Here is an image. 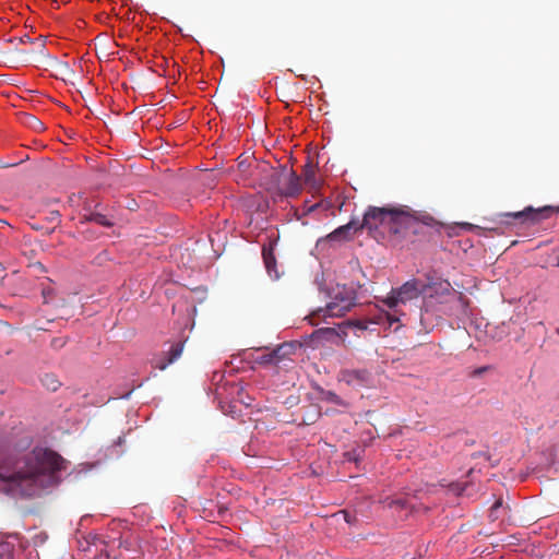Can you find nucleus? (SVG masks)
Segmentation results:
<instances>
[{
  "label": "nucleus",
  "instance_id": "nucleus-1",
  "mask_svg": "<svg viewBox=\"0 0 559 559\" xmlns=\"http://www.w3.org/2000/svg\"><path fill=\"white\" fill-rule=\"evenodd\" d=\"M63 464L59 454L47 449L34 450L21 459L4 456L0 459V491L12 496H36L40 489L58 483L57 473Z\"/></svg>",
  "mask_w": 559,
  "mask_h": 559
},
{
  "label": "nucleus",
  "instance_id": "nucleus-2",
  "mask_svg": "<svg viewBox=\"0 0 559 559\" xmlns=\"http://www.w3.org/2000/svg\"><path fill=\"white\" fill-rule=\"evenodd\" d=\"M391 227H389V242L392 245L401 243L409 229L420 221L425 225H432L433 218L430 215H416L407 206H393V217Z\"/></svg>",
  "mask_w": 559,
  "mask_h": 559
},
{
  "label": "nucleus",
  "instance_id": "nucleus-3",
  "mask_svg": "<svg viewBox=\"0 0 559 559\" xmlns=\"http://www.w3.org/2000/svg\"><path fill=\"white\" fill-rule=\"evenodd\" d=\"M393 217V206H369L366 211L360 227L367 229L368 234L377 241L389 240V227Z\"/></svg>",
  "mask_w": 559,
  "mask_h": 559
},
{
  "label": "nucleus",
  "instance_id": "nucleus-4",
  "mask_svg": "<svg viewBox=\"0 0 559 559\" xmlns=\"http://www.w3.org/2000/svg\"><path fill=\"white\" fill-rule=\"evenodd\" d=\"M356 294L345 286L337 287L332 300L324 308H318L311 313V319L340 318L345 316L354 306Z\"/></svg>",
  "mask_w": 559,
  "mask_h": 559
},
{
  "label": "nucleus",
  "instance_id": "nucleus-5",
  "mask_svg": "<svg viewBox=\"0 0 559 559\" xmlns=\"http://www.w3.org/2000/svg\"><path fill=\"white\" fill-rule=\"evenodd\" d=\"M554 213H559V206L546 205L539 209L527 206L519 212L501 213L499 216L501 218V222L507 225L512 224V219L519 222L522 225H535L544 219L549 218Z\"/></svg>",
  "mask_w": 559,
  "mask_h": 559
},
{
  "label": "nucleus",
  "instance_id": "nucleus-6",
  "mask_svg": "<svg viewBox=\"0 0 559 559\" xmlns=\"http://www.w3.org/2000/svg\"><path fill=\"white\" fill-rule=\"evenodd\" d=\"M427 288L419 287L417 280H411L399 288H393L390 294L382 299V302L390 309H396L400 305H406L408 301L417 299L421 293H426Z\"/></svg>",
  "mask_w": 559,
  "mask_h": 559
},
{
  "label": "nucleus",
  "instance_id": "nucleus-7",
  "mask_svg": "<svg viewBox=\"0 0 559 559\" xmlns=\"http://www.w3.org/2000/svg\"><path fill=\"white\" fill-rule=\"evenodd\" d=\"M285 175H289V168L283 165L273 167L266 163H263L257 167V177L259 179L260 186L274 194H276L277 189H280L278 185L281 183V178H283Z\"/></svg>",
  "mask_w": 559,
  "mask_h": 559
},
{
  "label": "nucleus",
  "instance_id": "nucleus-8",
  "mask_svg": "<svg viewBox=\"0 0 559 559\" xmlns=\"http://www.w3.org/2000/svg\"><path fill=\"white\" fill-rule=\"evenodd\" d=\"M186 340H179L170 344L167 350L162 352L152 359V366L159 370H165L168 366L177 361L182 355Z\"/></svg>",
  "mask_w": 559,
  "mask_h": 559
},
{
  "label": "nucleus",
  "instance_id": "nucleus-9",
  "mask_svg": "<svg viewBox=\"0 0 559 559\" xmlns=\"http://www.w3.org/2000/svg\"><path fill=\"white\" fill-rule=\"evenodd\" d=\"M293 350V344L283 343L276 346L274 349L263 353L257 357L255 361L260 365H278L281 361L292 355Z\"/></svg>",
  "mask_w": 559,
  "mask_h": 559
},
{
  "label": "nucleus",
  "instance_id": "nucleus-10",
  "mask_svg": "<svg viewBox=\"0 0 559 559\" xmlns=\"http://www.w3.org/2000/svg\"><path fill=\"white\" fill-rule=\"evenodd\" d=\"M278 186L276 194L281 197H295L301 191L300 177L293 169H289V175L281 178Z\"/></svg>",
  "mask_w": 559,
  "mask_h": 559
},
{
  "label": "nucleus",
  "instance_id": "nucleus-11",
  "mask_svg": "<svg viewBox=\"0 0 559 559\" xmlns=\"http://www.w3.org/2000/svg\"><path fill=\"white\" fill-rule=\"evenodd\" d=\"M341 380L352 386H365L370 383V373L362 370H344L341 372Z\"/></svg>",
  "mask_w": 559,
  "mask_h": 559
},
{
  "label": "nucleus",
  "instance_id": "nucleus-12",
  "mask_svg": "<svg viewBox=\"0 0 559 559\" xmlns=\"http://www.w3.org/2000/svg\"><path fill=\"white\" fill-rule=\"evenodd\" d=\"M360 229H362V227H360L359 222L350 221L349 223L333 230L328 237L332 241H344L353 238V236Z\"/></svg>",
  "mask_w": 559,
  "mask_h": 559
},
{
  "label": "nucleus",
  "instance_id": "nucleus-13",
  "mask_svg": "<svg viewBox=\"0 0 559 559\" xmlns=\"http://www.w3.org/2000/svg\"><path fill=\"white\" fill-rule=\"evenodd\" d=\"M262 257L265 269L270 276L274 278L280 277V273L276 269V259L274 255V243L270 241L267 245H263L262 247Z\"/></svg>",
  "mask_w": 559,
  "mask_h": 559
},
{
  "label": "nucleus",
  "instance_id": "nucleus-14",
  "mask_svg": "<svg viewBox=\"0 0 559 559\" xmlns=\"http://www.w3.org/2000/svg\"><path fill=\"white\" fill-rule=\"evenodd\" d=\"M41 383L47 390L52 391V392L57 391L61 385L58 378L52 373H46L41 378Z\"/></svg>",
  "mask_w": 559,
  "mask_h": 559
},
{
  "label": "nucleus",
  "instance_id": "nucleus-15",
  "mask_svg": "<svg viewBox=\"0 0 559 559\" xmlns=\"http://www.w3.org/2000/svg\"><path fill=\"white\" fill-rule=\"evenodd\" d=\"M302 177L305 179V182L310 183L312 186L316 185V180H314L316 167H314V165L311 162H308L304 166Z\"/></svg>",
  "mask_w": 559,
  "mask_h": 559
},
{
  "label": "nucleus",
  "instance_id": "nucleus-16",
  "mask_svg": "<svg viewBox=\"0 0 559 559\" xmlns=\"http://www.w3.org/2000/svg\"><path fill=\"white\" fill-rule=\"evenodd\" d=\"M87 221L94 222V223H96L98 225H102V226H105V227L112 226V223L105 215H103L100 213H92L87 217Z\"/></svg>",
  "mask_w": 559,
  "mask_h": 559
},
{
  "label": "nucleus",
  "instance_id": "nucleus-17",
  "mask_svg": "<svg viewBox=\"0 0 559 559\" xmlns=\"http://www.w3.org/2000/svg\"><path fill=\"white\" fill-rule=\"evenodd\" d=\"M501 507H502V500H500V499H499V500H497V501L492 504V507L490 508V511H489V518H490L492 521H495V520H497V519H498L497 511H498V509H499V508H501Z\"/></svg>",
  "mask_w": 559,
  "mask_h": 559
},
{
  "label": "nucleus",
  "instance_id": "nucleus-18",
  "mask_svg": "<svg viewBox=\"0 0 559 559\" xmlns=\"http://www.w3.org/2000/svg\"><path fill=\"white\" fill-rule=\"evenodd\" d=\"M67 344V340L64 337H55L51 340V347L55 349H60Z\"/></svg>",
  "mask_w": 559,
  "mask_h": 559
},
{
  "label": "nucleus",
  "instance_id": "nucleus-19",
  "mask_svg": "<svg viewBox=\"0 0 559 559\" xmlns=\"http://www.w3.org/2000/svg\"><path fill=\"white\" fill-rule=\"evenodd\" d=\"M346 324L349 325V326H355V328H357L359 330H366L368 328L367 322H364V321H360V320L347 321Z\"/></svg>",
  "mask_w": 559,
  "mask_h": 559
},
{
  "label": "nucleus",
  "instance_id": "nucleus-20",
  "mask_svg": "<svg viewBox=\"0 0 559 559\" xmlns=\"http://www.w3.org/2000/svg\"><path fill=\"white\" fill-rule=\"evenodd\" d=\"M49 218H50L51 222L59 221V218H60L59 212L58 211H51Z\"/></svg>",
  "mask_w": 559,
  "mask_h": 559
},
{
  "label": "nucleus",
  "instance_id": "nucleus-21",
  "mask_svg": "<svg viewBox=\"0 0 559 559\" xmlns=\"http://www.w3.org/2000/svg\"><path fill=\"white\" fill-rule=\"evenodd\" d=\"M15 165H16V163H14V164H5V163H3V162L0 159V169H1V168H7V167H11V166H15Z\"/></svg>",
  "mask_w": 559,
  "mask_h": 559
},
{
  "label": "nucleus",
  "instance_id": "nucleus-22",
  "mask_svg": "<svg viewBox=\"0 0 559 559\" xmlns=\"http://www.w3.org/2000/svg\"><path fill=\"white\" fill-rule=\"evenodd\" d=\"M393 504L404 507V501L403 500H394V501L391 502L390 506H393Z\"/></svg>",
  "mask_w": 559,
  "mask_h": 559
},
{
  "label": "nucleus",
  "instance_id": "nucleus-23",
  "mask_svg": "<svg viewBox=\"0 0 559 559\" xmlns=\"http://www.w3.org/2000/svg\"><path fill=\"white\" fill-rule=\"evenodd\" d=\"M344 518H345V521H346L347 523H350V522H352L350 515H349L347 512H345V511H344Z\"/></svg>",
  "mask_w": 559,
  "mask_h": 559
},
{
  "label": "nucleus",
  "instance_id": "nucleus-24",
  "mask_svg": "<svg viewBox=\"0 0 559 559\" xmlns=\"http://www.w3.org/2000/svg\"><path fill=\"white\" fill-rule=\"evenodd\" d=\"M440 286H441V288H442L443 290H448V288H449V286H450V285H449V283H445V284H441Z\"/></svg>",
  "mask_w": 559,
  "mask_h": 559
},
{
  "label": "nucleus",
  "instance_id": "nucleus-25",
  "mask_svg": "<svg viewBox=\"0 0 559 559\" xmlns=\"http://www.w3.org/2000/svg\"><path fill=\"white\" fill-rule=\"evenodd\" d=\"M485 370H486V368L484 367V368L477 369V370L475 371V373H476V374H480V373H483Z\"/></svg>",
  "mask_w": 559,
  "mask_h": 559
},
{
  "label": "nucleus",
  "instance_id": "nucleus-26",
  "mask_svg": "<svg viewBox=\"0 0 559 559\" xmlns=\"http://www.w3.org/2000/svg\"><path fill=\"white\" fill-rule=\"evenodd\" d=\"M29 119H32L38 126H41V123L35 117L31 116Z\"/></svg>",
  "mask_w": 559,
  "mask_h": 559
},
{
  "label": "nucleus",
  "instance_id": "nucleus-27",
  "mask_svg": "<svg viewBox=\"0 0 559 559\" xmlns=\"http://www.w3.org/2000/svg\"><path fill=\"white\" fill-rule=\"evenodd\" d=\"M390 323L397 321L399 319L396 317H389Z\"/></svg>",
  "mask_w": 559,
  "mask_h": 559
},
{
  "label": "nucleus",
  "instance_id": "nucleus-28",
  "mask_svg": "<svg viewBox=\"0 0 559 559\" xmlns=\"http://www.w3.org/2000/svg\"><path fill=\"white\" fill-rule=\"evenodd\" d=\"M557 333L559 334V328L557 329Z\"/></svg>",
  "mask_w": 559,
  "mask_h": 559
}]
</instances>
